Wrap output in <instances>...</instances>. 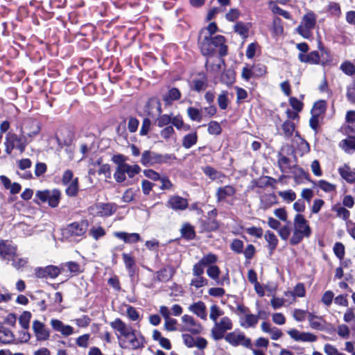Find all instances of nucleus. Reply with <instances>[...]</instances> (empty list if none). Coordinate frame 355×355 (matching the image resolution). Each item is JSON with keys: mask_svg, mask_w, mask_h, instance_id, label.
I'll return each instance as SVG.
<instances>
[{"mask_svg": "<svg viewBox=\"0 0 355 355\" xmlns=\"http://www.w3.org/2000/svg\"><path fill=\"white\" fill-rule=\"evenodd\" d=\"M111 327L117 334L119 344L121 347L129 349H138L144 346V336L137 333L130 326L127 325L121 319H115L110 323Z\"/></svg>", "mask_w": 355, "mask_h": 355, "instance_id": "obj_1", "label": "nucleus"}, {"mask_svg": "<svg viewBox=\"0 0 355 355\" xmlns=\"http://www.w3.org/2000/svg\"><path fill=\"white\" fill-rule=\"evenodd\" d=\"M293 228V232L290 239L291 245L300 243L304 237L308 238L311 234L309 222L300 214H297L294 218Z\"/></svg>", "mask_w": 355, "mask_h": 355, "instance_id": "obj_2", "label": "nucleus"}, {"mask_svg": "<svg viewBox=\"0 0 355 355\" xmlns=\"http://www.w3.org/2000/svg\"><path fill=\"white\" fill-rule=\"evenodd\" d=\"M29 140L26 139V136L21 135V137L12 132H8L6 135L4 146L5 151L10 155L14 149H17L20 153H22L29 143Z\"/></svg>", "mask_w": 355, "mask_h": 355, "instance_id": "obj_3", "label": "nucleus"}, {"mask_svg": "<svg viewBox=\"0 0 355 355\" xmlns=\"http://www.w3.org/2000/svg\"><path fill=\"white\" fill-rule=\"evenodd\" d=\"M317 15L312 11H308L302 17L301 22L297 28V32L305 39L312 36V31L316 24Z\"/></svg>", "mask_w": 355, "mask_h": 355, "instance_id": "obj_4", "label": "nucleus"}, {"mask_svg": "<svg viewBox=\"0 0 355 355\" xmlns=\"http://www.w3.org/2000/svg\"><path fill=\"white\" fill-rule=\"evenodd\" d=\"M233 328L232 320L227 316L221 317L218 320L214 322L211 329V337L215 340L223 339L227 331Z\"/></svg>", "mask_w": 355, "mask_h": 355, "instance_id": "obj_5", "label": "nucleus"}, {"mask_svg": "<svg viewBox=\"0 0 355 355\" xmlns=\"http://www.w3.org/2000/svg\"><path fill=\"white\" fill-rule=\"evenodd\" d=\"M61 193L58 189L37 191L35 193V202H48L51 207H58Z\"/></svg>", "mask_w": 355, "mask_h": 355, "instance_id": "obj_6", "label": "nucleus"}, {"mask_svg": "<svg viewBox=\"0 0 355 355\" xmlns=\"http://www.w3.org/2000/svg\"><path fill=\"white\" fill-rule=\"evenodd\" d=\"M88 228V223L87 220H81L80 222H74L68 225L62 231V235L66 239H74L83 236Z\"/></svg>", "mask_w": 355, "mask_h": 355, "instance_id": "obj_7", "label": "nucleus"}, {"mask_svg": "<svg viewBox=\"0 0 355 355\" xmlns=\"http://www.w3.org/2000/svg\"><path fill=\"white\" fill-rule=\"evenodd\" d=\"M223 338L233 347L242 345L245 347H249L251 343L250 339L247 338L244 333L239 329H236L234 331L227 334Z\"/></svg>", "mask_w": 355, "mask_h": 355, "instance_id": "obj_8", "label": "nucleus"}, {"mask_svg": "<svg viewBox=\"0 0 355 355\" xmlns=\"http://www.w3.org/2000/svg\"><path fill=\"white\" fill-rule=\"evenodd\" d=\"M225 37L222 35L212 36L208 39V49L209 51L206 52L204 51L202 46H200L201 51L204 55H209L213 53L216 48L219 49V53L223 55L226 54L227 46L225 45Z\"/></svg>", "mask_w": 355, "mask_h": 355, "instance_id": "obj_9", "label": "nucleus"}, {"mask_svg": "<svg viewBox=\"0 0 355 355\" xmlns=\"http://www.w3.org/2000/svg\"><path fill=\"white\" fill-rule=\"evenodd\" d=\"M40 130V128L36 121L26 119L21 128V134L24 137L26 136V139L31 142L33 138L39 134Z\"/></svg>", "mask_w": 355, "mask_h": 355, "instance_id": "obj_10", "label": "nucleus"}, {"mask_svg": "<svg viewBox=\"0 0 355 355\" xmlns=\"http://www.w3.org/2000/svg\"><path fill=\"white\" fill-rule=\"evenodd\" d=\"M50 325L53 331L60 333L63 337H69L76 333L73 327L64 324L58 319L52 318L50 320Z\"/></svg>", "mask_w": 355, "mask_h": 355, "instance_id": "obj_11", "label": "nucleus"}, {"mask_svg": "<svg viewBox=\"0 0 355 355\" xmlns=\"http://www.w3.org/2000/svg\"><path fill=\"white\" fill-rule=\"evenodd\" d=\"M217 31V26L214 22L210 23L206 28L201 30L198 42L200 46H202L204 51L206 52L209 51L208 48V39L212 37V35Z\"/></svg>", "mask_w": 355, "mask_h": 355, "instance_id": "obj_12", "label": "nucleus"}, {"mask_svg": "<svg viewBox=\"0 0 355 355\" xmlns=\"http://www.w3.org/2000/svg\"><path fill=\"white\" fill-rule=\"evenodd\" d=\"M32 329L37 340L46 341L49 339L50 330L46 327V324L41 321L37 320H33Z\"/></svg>", "mask_w": 355, "mask_h": 355, "instance_id": "obj_13", "label": "nucleus"}, {"mask_svg": "<svg viewBox=\"0 0 355 355\" xmlns=\"http://www.w3.org/2000/svg\"><path fill=\"white\" fill-rule=\"evenodd\" d=\"M181 321L182 325L180 331H187L192 334H199L201 331V325L192 316L185 314L182 317Z\"/></svg>", "mask_w": 355, "mask_h": 355, "instance_id": "obj_14", "label": "nucleus"}, {"mask_svg": "<svg viewBox=\"0 0 355 355\" xmlns=\"http://www.w3.org/2000/svg\"><path fill=\"white\" fill-rule=\"evenodd\" d=\"M116 210V206L112 203H98L91 207L93 214L98 216H110Z\"/></svg>", "mask_w": 355, "mask_h": 355, "instance_id": "obj_15", "label": "nucleus"}, {"mask_svg": "<svg viewBox=\"0 0 355 355\" xmlns=\"http://www.w3.org/2000/svg\"><path fill=\"white\" fill-rule=\"evenodd\" d=\"M324 52H322L321 56H323ZM299 60L302 62H306L311 64H320L322 65H326L328 64V60H320V55L319 52L316 51H311L309 54L300 53L298 55Z\"/></svg>", "mask_w": 355, "mask_h": 355, "instance_id": "obj_16", "label": "nucleus"}, {"mask_svg": "<svg viewBox=\"0 0 355 355\" xmlns=\"http://www.w3.org/2000/svg\"><path fill=\"white\" fill-rule=\"evenodd\" d=\"M288 334L295 341L301 342H315L317 340V336L312 333L301 332L295 329H290Z\"/></svg>", "mask_w": 355, "mask_h": 355, "instance_id": "obj_17", "label": "nucleus"}, {"mask_svg": "<svg viewBox=\"0 0 355 355\" xmlns=\"http://www.w3.org/2000/svg\"><path fill=\"white\" fill-rule=\"evenodd\" d=\"M61 272V270L58 266H48L45 268H40L36 270V276L39 278H51L57 277Z\"/></svg>", "mask_w": 355, "mask_h": 355, "instance_id": "obj_18", "label": "nucleus"}, {"mask_svg": "<svg viewBox=\"0 0 355 355\" xmlns=\"http://www.w3.org/2000/svg\"><path fill=\"white\" fill-rule=\"evenodd\" d=\"M16 254V247L7 241L0 242V255L8 261H11Z\"/></svg>", "mask_w": 355, "mask_h": 355, "instance_id": "obj_19", "label": "nucleus"}, {"mask_svg": "<svg viewBox=\"0 0 355 355\" xmlns=\"http://www.w3.org/2000/svg\"><path fill=\"white\" fill-rule=\"evenodd\" d=\"M167 206L173 210H184L188 207L187 200L178 196L170 198Z\"/></svg>", "mask_w": 355, "mask_h": 355, "instance_id": "obj_20", "label": "nucleus"}, {"mask_svg": "<svg viewBox=\"0 0 355 355\" xmlns=\"http://www.w3.org/2000/svg\"><path fill=\"white\" fill-rule=\"evenodd\" d=\"M189 311L196 315L202 320H207V308L205 304L202 301H198L191 304L189 306Z\"/></svg>", "mask_w": 355, "mask_h": 355, "instance_id": "obj_21", "label": "nucleus"}, {"mask_svg": "<svg viewBox=\"0 0 355 355\" xmlns=\"http://www.w3.org/2000/svg\"><path fill=\"white\" fill-rule=\"evenodd\" d=\"M160 160L161 156L149 150H145L141 155V162L144 166H152L159 162Z\"/></svg>", "mask_w": 355, "mask_h": 355, "instance_id": "obj_22", "label": "nucleus"}, {"mask_svg": "<svg viewBox=\"0 0 355 355\" xmlns=\"http://www.w3.org/2000/svg\"><path fill=\"white\" fill-rule=\"evenodd\" d=\"M338 173L341 178L348 183L355 182V168H351L348 165H343L338 168Z\"/></svg>", "mask_w": 355, "mask_h": 355, "instance_id": "obj_23", "label": "nucleus"}, {"mask_svg": "<svg viewBox=\"0 0 355 355\" xmlns=\"http://www.w3.org/2000/svg\"><path fill=\"white\" fill-rule=\"evenodd\" d=\"M114 236L123 241L126 243H135L141 240L137 233H128L125 232H115Z\"/></svg>", "mask_w": 355, "mask_h": 355, "instance_id": "obj_24", "label": "nucleus"}, {"mask_svg": "<svg viewBox=\"0 0 355 355\" xmlns=\"http://www.w3.org/2000/svg\"><path fill=\"white\" fill-rule=\"evenodd\" d=\"M235 193V189L230 185L219 187L216 191L218 202L225 201L227 198L232 197Z\"/></svg>", "mask_w": 355, "mask_h": 355, "instance_id": "obj_25", "label": "nucleus"}, {"mask_svg": "<svg viewBox=\"0 0 355 355\" xmlns=\"http://www.w3.org/2000/svg\"><path fill=\"white\" fill-rule=\"evenodd\" d=\"M259 320V316L251 313H246L243 316H241V326L244 328L254 327Z\"/></svg>", "mask_w": 355, "mask_h": 355, "instance_id": "obj_26", "label": "nucleus"}, {"mask_svg": "<svg viewBox=\"0 0 355 355\" xmlns=\"http://www.w3.org/2000/svg\"><path fill=\"white\" fill-rule=\"evenodd\" d=\"M264 239L267 242V247L272 254L278 245V239L277 236L271 231H266L264 234Z\"/></svg>", "mask_w": 355, "mask_h": 355, "instance_id": "obj_27", "label": "nucleus"}, {"mask_svg": "<svg viewBox=\"0 0 355 355\" xmlns=\"http://www.w3.org/2000/svg\"><path fill=\"white\" fill-rule=\"evenodd\" d=\"M207 275L214 281L217 285L223 286L224 284V280L219 279V275L220 274V268L216 265L209 266L207 269Z\"/></svg>", "mask_w": 355, "mask_h": 355, "instance_id": "obj_28", "label": "nucleus"}, {"mask_svg": "<svg viewBox=\"0 0 355 355\" xmlns=\"http://www.w3.org/2000/svg\"><path fill=\"white\" fill-rule=\"evenodd\" d=\"M203 171L211 180L218 181L220 183L224 182L223 180L225 178V175L215 170L212 167L207 166L203 168Z\"/></svg>", "mask_w": 355, "mask_h": 355, "instance_id": "obj_29", "label": "nucleus"}, {"mask_svg": "<svg viewBox=\"0 0 355 355\" xmlns=\"http://www.w3.org/2000/svg\"><path fill=\"white\" fill-rule=\"evenodd\" d=\"M295 142L297 144V150L301 156L310 151L309 144L304 139L301 138L297 133H296L295 135Z\"/></svg>", "mask_w": 355, "mask_h": 355, "instance_id": "obj_30", "label": "nucleus"}, {"mask_svg": "<svg viewBox=\"0 0 355 355\" xmlns=\"http://www.w3.org/2000/svg\"><path fill=\"white\" fill-rule=\"evenodd\" d=\"M181 96L180 92L177 88H171L163 97L166 105H171L174 101L178 100Z\"/></svg>", "mask_w": 355, "mask_h": 355, "instance_id": "obj_31", "label": "nucleus"}, {"mask_svg": "<svg viewBox=\"0 0 355 355\" xmlns=\"http://www.w3.org/2000/svg\"><path fill=\"white\" fill-rule=\"evenodd\" d=\"M198 141V135L196 132H193L186 135L182 139V146L185 148H190L194 146Z\"/></svg>", "mask_w": 355, "mask_h": 355, "instance_id": "obj_32", "label": "nucleus"}, {"mask_svg": "<svg viewBox=\"0 0 355 355\" xmlns=\"http://www.w3.org/2000/svg\"><path fill=\"white\" fill-rule=\"evenodd\" d=\"M250 24L249 23L238 22L234 25V31L245 39L248 36Z\"/></svg>", "mask_w": 355, "mask_h": 355, "instance_id": "obj_33", "label": "nucleus"}, {"mask_svg": "<svg viewBox=\"0 0 355 355\" xmlns=\"http://www.w3.org/2000/svg\"><path fill=\"white\" fill-rule=\"evenodd\" d=\"M340 146L347 153L355 150V137H348L347 139H343L340 142Z\"/></svg>", "mask_w": 355, "mask_h": 355, "instance_id": "obj_34", "label": "nucleus"}, {"mask_svg": "<svg viewBox=\"0 0 355 355\" xmlns=\"http://www.w3.org/2000/svg\"><path fill=\"white\" fill-rule=\"evenodd\" d=\"M14 340V335L12 331L5 327H0V342L2 343H10Z\"/></svg>", "mask_w": 355, "mask_h": 355, "instance_id": "obj_35", "label": "nucleus"}, {"mask_svg": "<svg viewBox=\"0 0 355 355\" xmlns=\"http://www.w3.org/2000/svg\"><path fill=\"white\" fill-rule=\"evenodd\" d=\"M223 311L217 305H211L209 311V318L215 322L221 317H223Z\"/></svg>", "mask_w": 355, "mask_h": 355, "instance_id": "obj_36", "label": "nucleus"}, {"mask_svg": "<svg viewBox=\"0 0 355 355\" xmlns=\"http://www.w3.org/2000/svg\"><path fill=\"white\" fill-rule=\"evenodd\" d=\"M66 188V193L69 196H76L78 192V180L77 178H75L73 182L65 184Z\"/></svg>", "mask_w": 355, "mask_h": 355, "instance_id": "obj_37", "label": "nucleus"}, {"mask_svg": "<svg viewBox=\"0 0 355 355\" xmlns=\"http://www.w3.org/2000/svg\"><path fill=\"white\" fill-rule=\"evenodd\" d=\"M122 257L126 268L128 269L130 275H132L134 273V266L135 264L134 258L130 254L127 253H123Z\"/></svg>", "mask_w": 355, "mask_h": 355, "instance_id": "obj_38", "label": "nucleus"}, {"mask_svg": "<svg viewBox=\"0 0 355 355\" xmlns=\"http://www.w3.org/2000/svg\"><path fill=\"white\" fill-rule=\"evenodd\" d=\"M171 123L178 130H183L187 131L190 129V125L185 124L182 120V118L180 115L172 117Z\"/></svg>", "mask_w": 355, "mask_h": 355, "instance_id": "obj_39", "label": "nucleus"}, {"mask_svg": "<svg viewBox=\"0 0 355 355\" xmlns=\"http://www.w3.org/2000/svg\"><path fill=\"white\" fill-rule=\"evenodd\" d=\"M327 107V103L325 101H319L314 103L311 110V114L315 116H320L324 112Z\"/></svg>", "mask_w": 355, "mask_h": 355, "instance_id": "obj_40", "label": "nucleus"}, {"mask_svg": "<svg viewBox=\"0 0 355 355\" xmlns=\"http://www.w3.org/2000/svg\"><path fill=\"white\" fill-rule=\"evenodd\" d=\"M314 184L324 192L334 191H335L336 187L335 184L328 182L324 180H321L316 182H314Z\"/></svg>", "mask_w": 355, "mask_h": 355, "instance_id": "obj_41", "label": "nucleus"}, {"mask_svg": "<svg viewBox=\"0 0 355 355\" xmlns=\"http://www.w3.org/2000/svg\"><path fill=\"white\" fill-rule=\"evenodd\" d=\"M175 134L174 128L171 125L164 128L159 133L160 137L165 141L175 139Z\"/></svg>", "mask_w": 355, "mask_h": 355, "instance_id": "obj_42", "label": "nucleus"}, {"mask_svg": "<svg viewBox=\"0 0 355 355\" xmlns=\"http://www.w3.org/2000/svg\"><path fill=\"white\" fill-rule=\"evenodd\" d=\"M31 318V313L29 311H24L19 318V322L21 327L27 330L29 327V323Z\"/></svg>", "mask_w": 355, "mask_h": 355, "instance_id": "obj_43", "label": "nucleus"}, {"mask_svg": "<svg viewBox=\"0 0 355 355\" xmlns=\"http://www.w3.org/2000/svg\"><path fill=\"white\" fill-rule=\"evenodd\" d=\"M218 260L217 257L214 254H208L202 257L199 261L200 264L205 266H209L214 265Z\"/></svg>", "mask_w": 355, "mask_h": 355, "instance_id": "obj_44", "label": "nucleus"}, {"mask_svg": "<svg viewBox=\"0 0 355 355\" xmlns=\"http://www.w3.org/2000/svg\"><path fill=\"white\" fill-rule=\"evenodd\" d=\"M125 307L126 308L125 313L130 320L132 321L140 320L139 313L135 307L130 305H125Z\"/></svg>", "mask_w": 355, "mask_h": 355, "instance_id": "obj_45", "label": "nucleus"}, {"mask_svg": "<svg viewBox=\"0 0 355 355\" xmlns=\"http://www.w3.org/2000/svg\"><path fill=\"white\" fill-rule=\"evenodd\" d=\"M89 234L95 240H98L99 238L103 237L105 234V230L101 226H94L90 228Z\"/></svg>", "mask_w": 355, "mask_h": 355, "instance_id": "obj_46", "label": "nucleus"}, {"mask_svg": "<svg viewBox=\"0 0 355 355\" xmlns=\"http://www.w3.org/2000/svg\"><path fill=\"white\" fill-rule=\"evenodd\" d=\"M278 195L287 202H291L294 201L296 198L295 193L291 189H288L286 191H279Z\"/></svg>", "mask_w": 355, "mask_h": 355, "instance_id": "obj_47", "label": "nucleus"}, {"mask_svg": "<svg viewBox=\"0 0 355 355\" xmlns=\"http://www.w3.org/2000/svg\"><path fill=\"white\" fill-rule=\"evenodd\" d=\"M332 209L336 213L338 217L343 220H347L350 216L349 211L346 208L340 205L334 206Z\"/></svg>", "mask_w": 355, "mask_h": 355, "instance_id": "obj_48", "label": "nucleus"}, {"mask_svg": "<svg viewBox=\"0 0 355 355\" xmlns=\"http://www.w3.org/2000/svg\"><path fill=\"white\" fill-rule=\"evenodd\" d=\"M187 114L189 117L195 121L200 122L202 119V114L200 110L190 107L187 109Z\"/></svg>", "mask_w": 355, "mask_h": 355, "instance_id": "obj_49", "label": "nucleus"}, {"mask_svg": "<svg viewBox=\"0 0 355 355\" xmlns=\"http://www.w3.org/2000/svg\"><path fill=\"white\" fill-rule=\"evenodd\" d=\"M282 130L285 137H291L295 131L294 123L290 121H285L282 125Z\"/></svg>", "mask_w": 355, "mask_h": 355, "instance_id": "obj_50", "label": "nucleus"}, {"mask_svg": "<svg viewBox=\"0 0 355 355\" xmlns=\"http://www.w3.org/2000/svg\"><path fill=\"white\" fill-rule=\"evenodd\" d=\"M90 335L85 334L76 339V344L83 348H87L89 345Z\"/></svg>", "mask_w": 355, "mask_h": 355, "instance_id": "obj_51", "label": "nucleus"}, {"mask_svg": "<svg viewBox=\"0 0 355 355\" xmlns=\"http://www.w3.org/2000/svg\"><path fill=\"white\" fill-rule=\"evenodd\" d=\"M207 87V82L205 77H201L193 80V89L197 92L205 90Z\"/></svg>", "mask_w": 355, "mask_h": 355, "instance_id": "obj_52", "label": "nucleus"}, {"mask_svg": "<svg viewBox=\"0 0 355 355\" xmlns=\"http://www.w3.org/2000/svg\"><path fill=\"white\" fill-rule=\"evenodd\" d=\"M228 93L227 91H223L218 97V104L220 109L225 110L228 106Z\"/></svg>", "mask_w": 355, "mask_h": 355, "instance_id": "obj_53", "label": "nucleus"}, {"mask_svg": "<svg viewBox=\"0 0 355 355\" xmlns=\"http://www.w3.org/2000/svg\"><path fill=\"white\" fill-rule=\"evenodd\" d=\"M207 279L204 277H194L191 279L190 285L196 288H200L207 285Z\"/></svg>", "mask_w": 355, "mask_h": 355, "instance_id": "obj_54", "label": "nucleus"}, {"mask_svg": "<svg viewBox=\"0 0 355 355\" xmlns=\"http://www.w3.org/2000/svg\"><path fill=\"white\" fill-rule=\"evenodd\" d=\"M181 232L182 236L188 239H193L195 235L193 227L187 223L182 225Z\"/></svg>", "mask_w": 355, "mask_h": 355, "instance_id": "obj_55", "label": "nucleus"}, {"mask_svg": "<svg viewBox=\"0 0 355 355\" xmlns=\"http://www.w3.org/2000/svg\"><path fill=\"white\" fill-rule=\"evenodd\" d=\"M272 32L275 36H279L283 34L284 28L282 21L279 18H275L272 24Z\"/></svg>", "mask_w": 355, "mask_h": 355, "instance_id": "obj_56", "label": "nucleus"}, {"mask_svg": "<svg viewBox=\"0 0 355 355\" xmlns=\"http://www.w3.org/2000/svg\"><path fill=\"white\" fill-rule=\"evenodd\" d=\"M123 166L125 173H127L130 178L134 177L136 174L139 173L141 170L138 165H129L126 164L125 165H123Z\"/></svg>", "mask_w": 355, "mask_h": 355, "instance_id": "obj_57", "label": "nucleus"}, {"mask_svg": "<svg viewBox=\"0 0 355 355\" xmlns=\"http://www.w3.org/2000/svg\"><path fill=\"white\" fill-rule=\"evenodd\" d=\"M327 11L333 16L338 17L341 15L340 7L338 3L331 2L327 6Z\"/></svg>", "mask_w": 355, "mask_h": 355, "instance_id": "obj_58", "label": "nucleus"}, {"mask_svg": "<svg viewBox=\"0 0 355 355\" xmlns=\"http://www.w3.org/2000/svg\"><path fill=\"white\" fill-rule=\"evenodd\" d=\"M73 321L77 327L80 328H86L89 325L91 318L89 316L84 315L80 318L75 319Z\"/></svg>", "mask_w": 355, "mask_h": 355, "instance_id": "obj_59", "label": "nucleus"}, {"mask_svg": "<svg viewBox=\"0 0 355 355\" xmlns=\"http://www.w3.org/2000/svg\"><path fill=\"white\" fill-rule=\"evenodd\" d=\"M318 318L313 315L311 313H308V320L309 322V325L312 329H321L322 327V325L321 323L318 320Z\"/></svg>", "mask_w": 355, "mask_h": 355, "instance_id": "obj_60", "label": "nucleus"}, {"mask_svg": "<svg viewBox=\"0 0 355 355\" xmlns=\"http://www.w3.org/2000/svg\"><path fill=\"white\" fill-rule=\"evenodd\" d=\"M340 69L348 76H352L355 73V66L350 62H343L340 66Z\"/></svg>", "mask_w": 355, "mask_h": 355, "instance_id": "obj_61", "label": "nucleus"}, {"mask_svg": "<svg viewBox=\"0 0 355 355\" xmlns=\"http://www.w3.org/2000/svg\"><path fill=\"white\" fill-rule=\"evenodd\" d=\"M172 117L170 115L168 114H162L160 115L157 119V125L159 128H162L164 126H168V125L171 123Z\"/></svg>", "mask_w": 355, "mask_h": 355, "instance_id": "obj_62", "label": "nucleus"}, {"mask_svg": "<svg viewBox=\"0 0 355 355\" xmlns=\"http://www.w3.org/2000/svg\"><path fill=\"white\" fill-rule=\"evenodd\" d=\"M295 297H304L306 295V290L304 284L298 283L294 287L293 291H292Z\"/></svg>", "mask_w": 355, "mask_h": 355, "instance_id": "obj_63", "label": "nucleus"}, {"mask_svg": "<svg viewBox=\"0 0 355 355\" xmlns=\"http://www.w3.org/2000/svg\"><path fill=\"white\" fill-rule=\"evenodd\" d=\"M114 178L117 182H122L125 180V172L123 165L116 167Z\"/></svg>", "mask_w": 355, "mask_h": 355, "instance_id": "obj_64", "label": "nucleus"}]
</instances>
